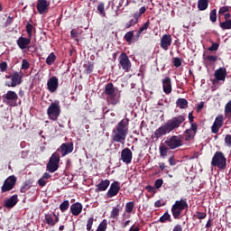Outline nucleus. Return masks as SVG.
Wrapping results in <instances>:
<instances>
[{"label":"nucleus","instance_id":"obj_12","mask_svg":"<svg viewBox=\"0 0 231 231\" xmlns=\"http://www.w3.org/2000/svg\"><path fill=\"white\" fill-rule=\"evenodd\" d=\"M50 120H57L59 118V103H52L47 110Z\"/></svg>","mask_w":231,"mask_h":231},{"label":"nucleus","instance_id":"obj_40","mask_svg":"<svg viewBox=\"0 0 231 231\" xmlns=\"http://www.w3.org/2000/svg\"><path fill=\"white\" fill-rule=\"evenodd\" d=\"M94 221H95V218H93V217L88 218V222H87V230H88V231H90L91 228H93V223H94Z\"/></svg>","mask_w":231,"mask_h":231},{"label":"nucleus","instance_id":"obj_32","mask_svg":"<svg viewBox=\"0 0 231 231\" xmlns=\"http://www.w3.org/2000/svg\"><path fill=\"white\" fill-rule=\"evenodd\" d=\"M222 30H231V20H226L225 22H220L219 24Z\"/></svg>","mask_w":231,"mask_h":231},{"label":"nucleus","instance_id":"obj_22","mask_svg":"<svg viewBox=\"0 0 231 231\" xmlns=\"http://www.w3.org/2000/svg\"><path fill=\"white\" fill-rule=\"evenodd\" d=\"M109 185H111V181H109V180H102L100 183L96 185V192H106L109 188Z\"/></svg>","mask_w":231,"mask_h":231},{"label":"nucleus","instance_id":"obj_36","mask_svg":"<svg viewBox=\"0 0 231 231\" xmlns=\"http://www.w3.org/2000/svg\"><path fill=\"white\" fill-rule=\"evenodd\" d=\"M83 67L85 68V73H93V63L88 61V63L84 64Z\"/></svg>","mask_w":231,"mask_h":231},{"label":"nucleus","instance_id":"obj_16","mask_svg":"<svg viewBox=\"0 0 231 231\" xmlns=\"http://www.w3.org/2000/svg\"><path fill=\"white\" fill-rule=\"evenodd\" d=\"M47 88L50 93H55L59 88V79L57 77H51L47 82Z\"/></svg>","mask_w":231,"mask_h":231},{"label":"nucleus","instance_id":"obj_53","mask_svg":"<svg viewBox=\"0 0 231 231\" xmlns=\"http://www.w3.org/2000/svg\"><path fill=\"white\" fill-rule=\"evenodd\" d=\"M30 68V62L26 60H23L22 61V69H28Z\"/></svg>","mask_w":231,"mask_h":231},{"label":"nucleus","instance_id":"obj_33","mask_svg":"<svg viewBox=\"0 0 231 231\" xmlns=\"http://www.w3.org/2000/svg\"><path fill=\"white\" fill-rule=\"evenodd\" d=\"M107 230V220L103 219L102 222L98 225L96 231H106Z\"/></svg>","mask_w":231,"mask_h":231},{"label":"nucleus","instance_id":"obj_64","mask_svg":"<svg viewBox=\"0 0 231 231\" xmlns=\"http://www.w3.org/2000/svg\"><path fill=\"white\" fill-rule=\"evenodd\" d=\"M194 116L192 115V112H190L189 114V124H194Z\"/></svg>","mask_w":231,"mask_h":231},{"label":"nucleus","instance_id":"obj_1","mask_svg":"<svg viewBox=\"0 0 231 231\" xmlns=\"http://www.w3.org/2000/svg\"><path fill=\"white\" fill-rule=\"evenodd\" d=\"M183 122H185V116L180 115L172 117L171 119L168 120L166 125L155 130L154 134H152V138L158 140L159 138H162V136H165V134L172 133V131L181 127V124H183Z\"/></svg>","mask_w":231,"mask_h":231},{"label":"nucleus","instance_id":"obj_63","mask_svg":"<svg viewBox=\"0 0 231 231\" xmlns=\"http://www.w3.org/2000/svg\"><path fill=\"white\" fill-rule=\"evenodd\" d=\"M38 183L40 187H44V185H46V180L43 178H42L38 180Z\"/></svg>","mask_w":231,"mask_h":231},{"label":"nucleus","instance_id":"obj_4","mask_svg":"<svg viewBox=\"0 0 231 231\" xmlns=\"http://www.w3.org/2000/svg\"><path fill=\"white\" fill-rule=\"evenodd\" d=\"M105 95H106V100L112 106H116L118 104V98H116V89L115 88V85L113 83H108L105 87L104 90Z\"/></svg>","mask_w":231,"mask_h":231},{"label":"nucleus","instance_id":"obj_30","mask_svg":"<svg viewBox=\"0 0 231 231\" xmlns=\"http://www.w3.org/2000/svg\"><path fill=\"white\" fill-rule=\"evenodd\" d=\"M118 216H120V205L117 204L116 207L113 208L110 217L112 219H116Z\"/></svg>","mask_w":231,"mask_h":231},{"label":"nucleus","instance_id":"obj_31","mask_svg":"<svg viewBox=\"0 0 231 231\" xmlns=\"http://www.w3.org/2000/svg\"><path fill=\"white\" fill-rule=\"evenodd\" d=\"M133 37H134V32L130 31L125 34L124 39H125V41H126V42L131 44V42H133Z\"/></svg>","mask_w":231,"mask_h":231},{"label":"nucleus","instance_id":"obj_26","mask_svg":"<svg viewBox=\"0 0 231 231\" xmlns=\"http://www.w3.org/2000/svg\"><path fill=\"white\" fill-rule=\"evenodd\" d=\"M176 106L177 107H180V109H187V107H189V101L185 98H178Z\"/></svg>","mask_w":231,"mask_h":231},{"label":"nucleus","instance_id":"obj_61","mask_svg":"<svg viewBox=\"0 0 231 231\" xmlns=\"http://www.w3.org/2000/svg\"><path fill=\"white\" fill-rule=\"evenodd\" d=\"M7 68H8V65L6 64V62H2V63L0 64V69H1V71H5Z\"/></svg>","mask_w":231,"mask_h":231},{"label":"nucleus","instance_id":"obj_29","mask_svg":"<svg viewBox=\"0 0 231 231\" xmlns=\"http://www.w3.org/2000/svg\"><path fill=\"white\" fill-rule=\"evenodd\" d=\"M169 149L166 145L161 144L159 147V152H160V156L162 158H165V156H167L168 152H169Z\"/></svg>","mask_w":231,"mask_h":231},{"label":"nucleus","instance_id":"obj_24","mask_svg":"<svg viewBox=\"0 0 231 231\" xmlns=\"http://www.w3.org/2000/svg\"><path fill=\"white\" fill-rule=\"evenodd\" d=\"M215 79L218 81H225L226 79V68H219L215 71Z\"/></svg>","mask_w":231,"mask_h":231},{"label":"nucleus","instance_id":"obj_47","mask_svg":"<svg viewBox=\"0 0 231 231\" xmlns=\"http://www.w3.org/2000/svg\"><path fill=\"white\" fill-rule=\"evenodd\" d=\"M19 200L17 199V195H13L10 199H8L5 203H17Z\"/></svg>","mask_w":231,"mask_h":231},{"label":"nucleus","instance_id":"obj_27","mask_svg":"<svg viewBox=\"0 0 231 231\" xmlns=\"http://www.w3.org/2000/svg\"><path fill=\"white\" fill-rule=\"evenodd\" d=\"M207 8H208V0H198V9L200 12H204Z\"/></svg>","mask_w":231,"mask_h":231},{"label":"nucleus","instance_id":"obj_50","mask_svg":"<svg viewBox=\"0 0 231 231\" xmlns=\"http://www.w3.org/2000/svg\"><path fill=\"white\" fill-rule=\"evenodd\" d=\"M173 66H175V68H180L181 66V59L174 58Z\"/></svg>","mask_w":231,"mask_h":231},{"label":"nucleus","instance_id":"obj_37","mask_svg":"<svg viewBox=\"0 0 231 231\" xmlns=\"http://www.w3.org/2000/svg\"><path fill=\"white\" fill-rule=\"evenodd\" d=\"M134 24H138V19H131L129 22L125 23V28L128 30V28L134 26Z\"/></svg>","mask_w":231,"mask_h":231},{"label":"nucleus","instance_id":"obj_21","mask_svg":"<svg viewBox=\"0 0 231 231\" xmlns=\"http://www.w3.org/2000/svg\"><path fill=\"white\" fill-rule=\"evenodd\" d=\"M16 42H17L18 48H20V50H26V48H28V46H30V43L32 42V39L24 38V37L21 36L20 38H18Z\"/></svg>","mask_w":231,"mask_h":231},{"label":"nucleus","instance_id":"obj_59","mask_svg":"<svg viewBox=\"0 0 231 231\" xmlns=\"http://www.w3.org/2000/svg\"><path fill=\"white\" fill-rule=\"evenodd\" d=\"M172 231H183V227L181 226V225L177 224V225L174 226Z\"/></svg>","mask_w":231,"mask_h":231},{"label":"nucleus","instance_id":"obj_62","mask_svg":"<svg viewBox=\"0 0 231 231\" xmlns=\"http://www.w3.org/2000/svg\"><path fill=\"white\" fill-rule=\"evenodd\" d=\"M145 12H147V8H145V6H143L139 9L138 15H143V14H145Z\"/></svg>","mask_w":231,"mask_h":231},{"label":"nucleus","instance_id":"obj_46","mask_svg":"<svg viewBox=\"0 0 231 231\" xmlns=\"http://www.w3.org/2000/svg\"><path fill=\"white\" fill-rule=\"evenodd\" d=\"M195 217H197V219H205V217H207V213L198 211L195 215Z\"/></svg>","mask_w":231,"mask_h":231},{"label":"nucleus","instance_id":"obj_60","mask_svg":"<svg viewBox=\"0 0 231 231\" xmlns=\"http://www.w3.org/2000/svg\"><path fill=\"white\" fill-rule=\"evenodd\" d=\"M70 35L73 39H75V37H79V31H76L75 29H73L71 32H70Z\"/></svg>","mask_w":231,"mask_h":231},{"label":"nucleus","instance_id":"obj_8","mask_svg":"<svg viewBox=\"0 0 231 231\" xmlns=\"http://www.w3.org/2000/svg\"><path fill=\"white\" fill-rule=\"evenodd\" d=\"M119 66H121L122 69L126 72L131 71V60H129V56L127 53L122 52L119 56Z\"/></svg>","mask_w":231,"mask_h":231},{"label":"nucleus","instance_id":"obj_41","mask_svg":"<svg viewBox=\"0 0 231 231\" xmlns=\"http://www.w3.org/2000/svg\"><path fill=\"white\" fill-rule=\"evenodd\" d=\"M133 208H134V204L127 203L126 206H125V212L127 214H131V212H133Z\"/></svg>","mask_w":231,"mask_h":231},{"label":"nucleus","instance_id":"obj_11","mask_svg":"<svg viewBox=\"0 0 231 231\" xmlns=\"http://www.w3.org/2000/svg\"><path fill=\"white\" fill-rule=\"evenodd\" d=\"M223 124H225V116L220 114L215 118V121L211 126V133H213V134H217L221 127H223Z\"/></svg>","mask_w":231,"mask_h":231},{"label":"nucleus","instance_id":"obj_17","mask_svg":"<svg viewBox=\"0 0 231 231\" xmlns=\"http://www.w3.org/2000/svg\"><path fill=\"white\" fill-rule=\"evenodd\" d=\"M39 14L41 15L47 14L48 8H50V3L46 0H38L37 6H36Z\"/></svg>","mask_w":231,"mask_h":231},{"label":"nucleus","instance_id":"obj_19","mask_svg":"<svg viewBox=\"0 0 231 231\" xmlns=\"http://www.w3.org/2000/svg\"><path fill=\"white\" fill-rule=\"evenodd\" d=\"M60 151L62 156H67V154H71V152H73V143H62L60 147Z\"/></svg>","mask_w":231,"mask_h":231},{"label":"nucleus","instance_id":"obj_13","mask_svg":"<svg viewBox=\"0 0 231 231\" xmlns=\"http://www.w3.org/2000/svg\"><path fill=\"white\" fill-rule=\"evenodd\" d=\"M120 161L125 165H129L133 162V152L129 148H125L121 151Z\"/></svg>","mask_w":231,"mask_h":231},{"label":"nucleus","instance_id":"obj_3","mask_svg":"<svg viewBox=\"0 0 231 231\" xmlns=\"http://www.w3.org/2000/svg\"><path fill=\"white\" fill-rule=\"evenodd\" d=\"M212 167H217L220 171L226 169V157L223 152L217 151L214 153L211 160Z\"/></svg>","mask_w":231,"mask_h":231},{"label":"nucleus","instance_id":"obj_18","mask_svg":"<svg viewBox=\"0 0 231 231\" xmlns=\"http://www.w3.org/2000/svg\"><path fill=\"white\" fill-rule=\"evenodd\" d=\"M11 85H8L9 88H15L19 86L23 82V73L15 72L13 76H11Z\"/></svg>","mask_w":231,"mask_h":231},{"label":"nucleus","instance_id":"obj_52","mask_svg":"<svg viewBox=\"0 0 231 231\" xmlns=\"http://www.w3.org/2000/svg\"><path fill=\"white\" fill-rule=\"evenodd\" d=\"M189 129H190V131L193 132V134H196V133H198V124L191 123Z\"/></svg>","mask_w":231,"mask_h":231},{"label":"nucleus","instance_id":"obj_7","mask_svg":"<svg viewBox=\"0 0 231 231\" xmlns=\"http://www.w3.org/2000/svg\"><path fill=\"white\" fill-rule=\"evenodd\" d=\"M18 99L19 96H17V93L12 90L7 91V93L3 96V102L7 106H15Z\"/></svg>","mask_w":231,"mask_h":231},{"label":"nucleus","instance_id":"obj_57","mask_svg":"<svg viewBox=\"0 0 231 231\" xmlns=\"http://www.w3.org/2000/svg\"><path fill=\"white\" fill-rule=\"evenodd\" d=\"M15 203H5L4 204V208H7V210H10V208H14Z\"/></svg>","mask_w":231,"mask_h":231},{"label":"nucleus","instance_id":"obj_9","mask_svg":"<svg viewBox=\"0 0 231 231\" xmlns=\"http://www.w3.org/2000/svg\"><path fill=\"white\" fill-rule=\"evenodd\" d=\"M15 183H17V178L14 175L9 176L2 186V192H9L15 187Z\"/></svg>","mask_w":231,"mask_h":231},{"label":"nucleus","instance_id":"obj_6","mask_svg":"<svg viewBox=\"0 0 231 231\" xmlns=\"http://www.w3.org/2000/svg\"><path fill=\"white\" fill-rule=\"evenodd\" d=\"M187 208H189V204L187 203H175L171 207V214L174 219H180L181 212H183V210H187Z\"/></svg>","mask_w":231,"mask_h":231},{"label":"nucleus","instance_id":"obj_28","mask_svg":"<svg viewBox=\"0 0 231 231\" xmlns=\"http://www.w3.org/2000/svg\"><path fill=\"white\" fill-rule=\"evenodd\" d=\"M160 223H172V218L169 212H165L159 219Z\"/></svg>","mask_w":231,"mask_h":231},{"label":"nucleus","instance_id":"obj_14","mask_svg":"<svg viewBox=\"0 0 231 231\" xmlns=\"http://www.w3.org/2000/svg\"><path fill=\"white\" fill-rule=\"evenodd\" d=\"M172 45V36L171 34H164L161 38L160 46L164 51H168Z\"/></svg>","mask_w":231,"mask_h":231},{"label":"nucleus","instance_id":"obj_44","mask_svg":"<svg viewBox=\"0 0 231 231\" xmlns=\"http://www.w3.org/2000/svg\"><path fill=\"white\" fill-rule=\"evenodd\" d=\"M26 32H27V33H28V36L30 37V38H32V33H33V26H32V24H27L26 25Z\"/></svg>","mask_w":231,"mask_h":231},{"label":"nucleus","instance_id":"obj_25","mask_svg":"<svg viewBox=\"0 0 231 231\" xmlns=\"http://www.w3.org/2000/svg\"><path fill=\"white\" fill-rule=\"evenodd\" d=\"M45 221H46L47 225L53 226V225H55V223H57V221H59V217H57L55 215V213H53L52 215L51 214L46 215Z\"/></svg>","mask_w":231,"mask_h":231},{"label":"nucleus","instance_id":"obj_2","mask_svg":"<svg viewBox=\"0 0 231 231\" xmlns=\"http://www.w3.org/2000/svg\"><path fill=\"white\" fill-rule=\"evenodd\" d=\"M127 134H129V118H125L113 129L111 138L116 143H124Z\"/></svg>","mask_w":231,"mask_h":231},{"label":"nucleus","instance_id":"obj_15","mask_svg":"<svg viewBox=\"0 0 231 231\" xmlns=\"http://www.w3.org/2000/svg\"><path fill=\"white\" fill-rule=\"evenodd\" d=\"M120 192V182L118 180L114 181L106 192L107 198H115Z\"/></svg>","mask_w":231,"mask_h":231},{"label":"nucleus","instance_id":"obj_43","mask_svg":"<svg viewBox=\"0 0 231 231\" xmlns=\"http://www.w3.org/2000/svg\"><path fill=\"white\" fill-rule=\"evenodd\" d=\"M163 185V179H157L154 182V187L156 189H162V186Z\"/></svg>","mask_w":231,"mask_h":231},{"label":"nucleus","instance_id":"obj_23","mask_svg":"<svg viewBox=\"0 0 231 231\" xmlns=\"http://www.w3.org/2000/svg\"><path fill=\"white\" fill-rule=\"evenodd\" d=\"M82 208H84L82 203H73L70 206V212L72 216H80V214L82 213Z\"/></svg>","mask_w":231,"mask_h":231},{"label":"nucleus","instance_id":"obj_5","mask_svg":"<svg viewBox=\"0 0 231 231\" xmlns=\"http://www.w3.org/2000/svg\"><path fill=\"white\" fill-rule=\"evenodd\" d=\"M164 143L169 149L174 150L183 145V140H181V137L180 135H173L170 138H167Z\"/></svg>","mask_w":231,"mask_h":231},{"label":"nucleus","instance_id":"obj_48","mask_svg":"<svg viewBox=\"0 0 231 231\" xmlns=\"http://www.w3.org/2000/svg\"><path fill=\"white\" fill-rule=\"evenodd\" d=\"M68 208H69V203H61L60 205V209L61 210V212H66Z\"/></svg>","mask_w":231,"mask_h":231},{"label":"nucleus","instance_id":"obj_35","mask_svg":"<svg viewBox=\"0 0 231 231\" xmlns=\"http://www.w3.org/2000/svg\"><path fill=\"white\" fill-rule=\"evenodd\" d=\"M55 59H57V57L53 52H51L46 59V64H48V66H51V64L55 62Z\"/></svg>","mask_w":231,"mask_h":231},{"label":"nucleus","instance_id":"obj_45","mask_svg":"<svg viewBox=\"0 0 231 231\" xmlns=\"http://www.w3.org/2000/svg\"><path fill=\"white\" fill-rule=\"evenodd\" d=\"M97 10L99 11V14H100L101 15H104V14H106L104 3H100V4L97 5Z\"/></svg>","mask_w":231,"mask_h":231},{"label":"nucleus","instance_id":"obj_38","mask_svg":"<svg viewBox=\"0 0 231 231\" xmlns=\"http://www.w3.org/2000/svg\"><path fill=\"white\" fill-rule=\"evenodd\" d=\"M208 51H217L219 50V43L212 42L211 47L208 48Z\"/></svg>","mask_w":231,"mask_h":231},{"label":"nucleus","instance_id":"obj_54","mask_svg":"<svg viewBox=\"0 0 231 231\" xmlns=\"http://www.w3.org/2000/svg\"><path fill=\"white\" fill-rule=\"evenodd\" d=\"M226 12H230V8L228 6H223L219 9L218 14H226Z\"/></svg>","mask_w":231,"mask_h":231},{"label":"nucleus","instance_id":"obj_34","mask_svg":"<svg viewBox=\"0 0 231 231\" xmlns=\"http://www.w3.org/2000/svg\"><path fill=\"white\" fill-rule=\"evenodd\" d=\"M209 20L211 23H216L217 21V10L213 9L209 13Z\"/></svg>","mask_w":231,"mask_h":231},{"label":"nucleus","instance_id":"obj_51","mask_svg":"<svg viewBox=\"0 0 231 231\" xmlns=\"http://www.w3.org/2000/svg\"><path fill=\"white\" fill-rule=\"evenodd\" d=\"M159 168L161 171H162L166 174H169V170H167V166L164 164V162L159 163Z\"/></svg>","mask_w":231,"mask_h":231},{"label":"nucleus","instance_id":"obj_55","mask_svg":"<svg viewBox=\"0 0 231 231\" xmlns=\"http://www.w3.org/2000/svg\"><path fill=\"white\" fill-rule=\"evenodd\" d=\"M207 60H209L210 62H217V56L214 55H208Z\"/></svg>","mask_w":231,"mask_h":231},{"label":"nucleus","instance_id":"obj_20","mask_svg":"<svg viewBox=\"0 0 231 231\" xmlns=\"http://www.w3.org/2000/svg\"><path fill=\"white\" fill-rule=\"evenodd\" d=\"M162 89L166 95H171V93H172V83L170 77H166L162 80Z\"/></svg>","mask_w":231,"mask_h":231},{"label":"nucleus","instance_id":"obj_58","mask_svg":"<svg viewBox=\"0 0 231 231\" xmlns=\"http://www.w3.org/2000/svg\"><path fill=\"white\" fill-rule=\"evenodd\" d=\"M205 107V102H200L197 106V113H199Z\"/></svg>","mask_w":231,"mask_h":231},{"label":"nucleus","instance_id":"obj_10","mask_svg":"<svg viewBox=\"0 0 231 231\" xmlns=\"http://www.w3.org/2000/svg\"><path fill=\"white\" fill-rule=\"evenodd\" d=\"M57 169H59V153L54 152L47 163V171L49 172H55Z\"/></svg>","mask_w":231,"mask_h":231},{"label":"nucleus","instance_id":"obj_42","mask_svg":"<svg viewBox=\"0 0 231 231\" xmlns=\"http://www.w3.org/2000/svg\"><path fill=\"white\" fill-rule=\"evenodd\" d=\"M194 132L192 130H190V128L187 129L185 131V134H186V140L189 141L190 140V138H192V136L194 135L193 134Z\"/></svg>","mask_w":231,"mask_h":231},{"label":"nucleus","instance_id":"obj_56","mask_svg":"<svg viewBox=\"0 0 231 231\" xmlns=\"http://www.w3.org/2000/svg\"><path fill=\"white\" fill-rule=\"evenodd\" d=\"M168 162L171 167H174V165H176V159H174V156H171Z\"/></svg>","mask_w":231,"mask_h":231},{"label":"nucleus","instance_id":"obj_49","mask_svg":"<svg viewBox=\"0 0 231 231\" xmlns=\"http://www.w3.org/2000/svg\"><path fill=\"white\" fill-rule=\"evenodd\" d=\"M225 143H226V147H231V134L226 135Z\"/></svg>","mask_w":231,"mask_h":231},{"label":"nucleus","instance_id":"obj_39","mask_svg":"<svg viewBox=\"0 0 231 231\" xmlns=\"http://www.w3.org/2000/svg\"><path fill=\"white\" fill-rule=\"evenodd\" d=\"M149 26H151V22H149V20H147V22L142 25L139 30L143 33V32L147 31L149 29Z\"/></svg>","mask_w":231,"mask_h":231}]
</instances>
